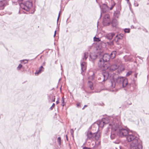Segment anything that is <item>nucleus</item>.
<instances>
[{
	"label": "nucleus",
	"instance_id": "nucleus-48",
	"mask_svg": "<svg viewBox=\"0 0 149 149\" xmlns=\"http://www.w3.org/2000/svg\"><path fill=\"white\" fill-rule=\"evenodd\" d=\"M56 31H55L54 35V37H55L56 35Z\"/></svg>",
	"mask_w": 149,
	"mask_h": 149
},
{
	"label": "nucleus",
	"instance_id": "nucleus-38",
	"mask_svg": "<svg viewBox=\"0 0 149 149\" xmlns=\"http://www.w3.org/2000/svg\"><path fill=\"white\" fill-rule=\"evenodd\" d=\"M22 67V65L20 64L17 68V70H19Z\"/></svg>",
	"mask_w": 149,
	"mask_h": 149
},
{
	"label": "nucleus",
	"instance_id": "nucleus-10",
	"mask_svg": "<svg viewBox=\"0 0 149 149\" xmlns=\"http://www.w3.org/2000/svg\"><path fill=\"white\" fill-rule=\"evenodd\" d=\"M86 136H87L86 140H93L94 139V133H92L91 132L89 131H88L86 133Z\"/></svg>",
	"mask_w": 149,
	"mask_h": 149
},
{
	"label": "nucleus",
	"instance_id": "nucleus-45",
	"mask_svg": "<svg viewBox=\"0 0 149 149\" xmlns=\"http://www.w3.org/2000/svg\"><path fill=\"white\" fill-rule=\"evenodd\" d=\"M83 149H89V148L86 147H83Z\"/></svg>",
	"mask_w": 149,
	"mask_h": 149
},
{
	"label": "nucleus",
	"instance_id": "nucleus-30",
	"mask_svg": "<svg viewBox=\"0 0 149 149\" xmlns=\"http://www.w3.org/2000/svg\"><path fill=\"white\" fill-rule=\"evenodd\" d=\"M50 100L52 102H55V96H50Z\"/></svg>",
	"mask_w": 149,
	"mask_h": 149
},
{
	"label": "nucleus",
	"instance_id": "nucleus-23",
	"mask_svg": "<svg viewBox=\"0 0 149 149\" xmlns=\"http://www.w3.org/2000/svg\"><path fill=\"white\" fill-rule=\"evenodd\" d=\"M88 85L91 90H93L94 89V87L93 86V84L92 82L89 81L88 82Z\"/></svg>",
	"mask_w": 149,
	"mask_h": 149
},
{
	"label": "nucleus",
	"instance_id": "nucleus-57",
	"mask_svg": "<svg viewBox=\"0 0 149 149\" xmlns=\"http://www.w3.org/2000/svg\"><path fill=\"white\" fill-rule=\"evenodd\" d=\"M64 104H63L62 105L63 106H64Z\"/></svg>",
	"mask_w": 149,
	"mask_h": 149
},
{
	"label": "nucleus",
	"instance_id": "nucleus-33",
	"mask_svg": "<svg viewBox=\"0 0 149 149\" xmlns=\"http://www.w3.org/2000/svg\"><path fill=\"white\" fill-rule=\"evenodd\" d=\"M94 41L95 42H99L100 41V39L99 38H96L95 37L94 38Z\"/></svg>",
	"mask_w": 149,
	"mask_h": 149
},
{
	"label": "nucleus",
	"instance_id": "nucleus-29",
	"mask_svg": "<svg viewBox=\"0 0 149 149\" xmlns=\"http://www.w3.org/2000/svg\"><path fill=\"white\" fill-rule=\"evenodd\" d=\"M111 7L109 8L110 10H112L115 5V3L113 1H111Z\"/></svg>",
	"mask_w": 149,
	"mask_h": 149
},
{
	"label": "nucleus",
	"instance_id": "nucleus-51",
	"mask_svg": "<svg viewBox=\"0 0 149 149\" xmlns=\"http://www.w3.org/2000/svg\"><path fill=\"white\" fill-rule=\"evenodd\" d=\"M126 0L127 1V3H128L129 4L130 3V2H129V0Z\"/></svg>",
	"mask_w": 149,
	"mask_h": 149
},
{
	"label": "nucleus",
	"instance_id": "nucleus-24",
	"mask_svg": "<svg viewBox=\"0 0 149 149\" xmlns=\"http://www.w3.org/2000/svg\"><path fill=\"white\" fill-rule=\"evenodd\" d=\"M116 51L112 52L110 55V58L112 59L114 58L116 56Z\"/></svg>",
	"mask_w": 149,
	"mask_h": 149
},
{
	"label": "nucleus",
	"instance_id": "nucleus-46",
	"mask_svg": "<svg viewBox=\"0 0 149 149\" xmlns=\"http://www.w3.org/2000/svg\"><path fill=\"white\" fill-rule=\"evenodd\" d=\"M56 104H58L59 103V101L58 100H57L56 101Z\"/></svg>",
	"mask_w": 149,
	"mask_h": 149
},
{
	"label": "nucleus",
	"instance_id": "nucleus-14",
	"mask_svg": "<svg viewBox=\"0 0 149 149\" xmlns=\"http://www.w3.org/2000/svg\"><path fill=\"white\" fill-rule=\"evenodd\" d=\"M81 65L82 71L83 72H85L86 68V63L85 62L82 61V60H81Z\"/></svg>",
	"mask_w": 149,
	"mask_h": 149
},
{
	"label": "nucleus",
	"instance_id": "nucleus-58",
	"mask_svg": "<svg viewBox=\"0 0 149 149\" xmlns=\"http://www.w3.org/2000/svg\"><path fill=\"white\" fill-rule=\"evenodd\" d=\"M96 1L97 2V0H96Z\"/></svg>",
	"mask_w": 149,
	"mask_h": 149
},
{
	"label": "nucleus",
	"instance_id": "nucleus-11",
	"mask_svg": "<svg viewBox=\"0 0 149 149\" xmlns=\"http://www.w3.org/2000/svg\"><path fill=\"white\" fill-rule=\"evenodd\" d=\"M103 22L104 23L108 24H109L110 22V19L109 15L108 14H105L104 16Z\"/></svg>",
	"mask_w": 149,
	"mask_h": 149
},
{
	"label": "nucleus",
	"instance_id": "nucleus-9",
	"mask_svg": "<svg viewBox=\"0 0 149 149\" xmlns=\"http://www.w3.org/2000/svg\"><path fill=\"white\" fill-rule=\"evenodd\" d=\"M105 124L104 123V121L102 120V119L101 120H99L97 121L93 125L91 126V128L92 129L93 127H94L96 125H97L98 128L99 127L103 128Z\"/></svg>",
	"mask_w": 149,
	"mask_h": 149
},
{
	"label": "nucleus",
	"instance_id": "nucleus-5",
	"mask_svg": "<svg viewBox=\"0 0 149 149\" xmlns=\"http://www.w3.org/2000/svg\"><path fill=\"white\" fill-rule=\"evenodd\" d=\"M98 64L99 67L104 71L109 67V64L106 63L102 58L100 59Z\"/></svg>",
	"mask_w": 149,
	"mask_h": 149
},
{
	"label": "nucleus",
	"instance_id": "nucleus-50",
	"mask_svg": "<svg viewBox=\"0 0 149 149\" xmlns=\"http://www.w3.org/2000/svg\"><path fill=\"white\" fill-rule=\"evenodd\" d=\"M115 143H119V141H118L117 142H115Z\"/></svg>",
	"mask_w": 149,
	"mask_h": 149
},
{
	"label": "nucleus",
	"instance_id": "nucleus-55",
	"mask_svg": "<svg viewBox=\"0 0 149 149\" xmlns=\"http://www.w3.org/2000/svg\"><path fill=\"white\" fill-rule=\"evenodd\" d=\"M136 76H137V74H135V77H136Z\"/></svg>",
	"mask_w": 149,
	"mask_h": 149
},
{
	"label": "nucleus",
	"instance_id": "nucleus-7",
	"mask_svg": "<svg viewBox=\"0 0 149 149\" xmlns=\"http://www.w3.org/2000/svg\"><path fill=\"white\" fill-rule=\"evenodd\" d=\"M121 85H122L123 87L127 86L128 88L131 91L133 90V86H132V85L128 84L127 79L126 78H124Z\"/></svg>",
	"mask_w": 149,
	"mask_h": 149
},
{
	"label": "nucleus",
	"instance_id": "nucleus-37",
	"mask_svg": "<svg viewBox=\"0 0 149 149\" xmlns=\"http://www.w3.org/2000/svg\"><path fill=\"white\" fill-rule=\"evenodd\" d=\"M55 106V103H53L52 106L50 107V109L51 110H52L54 108V107Z\"/></svg>",
	"mask_w": 149,
	"mask_h": 149
},
{
	"label": "nucleus",
	"instance_id": "nucleus-36",
	"mask_svg": "<svg viewBox=\"0 0 149 149\" xmlns=\"http://www.w3.org/2000/svg\"><path fill=\"white\" fill-rule=\"evenodd\" d=\"M124 31L126 33H129L130 32V29H125L124 30Z\"/></svg>",
	"mask_w": 149,
	"mask_h": 149
},
{
	"label": "nucleus",
	"instance_id": "nucleus-4",
	"mask_svg": "<svg viewBox=\"0 0 149 149\" xmlns=\"http://www.w3.org/2000/svg\"><path fill=\"white\" fill-rule=\"evenodd\" d=\"M109 73L107 71H103L102 72V75L100 77L98 78V80L100 83L102 84H104V82L107 80L109 76Z\"/></svg>",
	"mask_w": 149,
	"mask_h": 149
},
{
	"label": "nucleus",
	"instance_id": "nucleus-25",
	"mask_svg": "<svg viewBox=\"0 0 149 149\" xmlns=\"http://www.w3.org/2000/svg\"><path fill=\"white\" fill-rule=\"evenodd\" d=\"M88 57V54L87 52H85L84 53V57H83L81 60L82 61L86 60Z\"/></svg>",
	"mask_w": 149,
	"mask_h": 149
},
{
	"label": "nucleus",
	"instance_id": "nucleus-16",
	"mask_svg": "<svg viewBox=\"0 0 149 149\" xmlns=\"http://www.w3.org/2000/svg\"><path fill=\"white\" fill-rule=\"evenodd\" d=\"M101 135L100 132H97L94 133V139L96 140H99L100 138Z\"/></svg>",
	"mask_w": 149,
	"mask_h": 149
},
{
	"label": "nucleus",
	"instance_id": "nucleus-40",
	"mask_svg": "<svg viewBox=\"0 0 149 149\" xmlns=\"http://www.w3.org/2000/svg\"><path fill=\"white\" fill-rule=\"evenodd\" d=\"M107 43L108 45H112L113 44V42H107Z\"/></svg>",
	"mask_w": 149,
	"mask_h": 149
},
{
	"label": "nucleus",
	"instance_id": "nucleus-21",
	"mask_svg": "<svg viewBox=\"0 0 149 149\" xmlns=\"http://www.w3.org/2000/svg\"><path fill=\"white\" fill-rule=\"evenodd\" d=\"M111 24L113 26L116 27L118 25V21L116 19L112 20L111 22Z\"/></svg>",
	"mask_w": 149,
	"mask_h": 149
},
{
	"label": "nucleus",
	"instance_id": "nucleus-56",
	"mask_svg": "<svg viewBox=\"0 0 149 149\" xmlns=\"http://www.w3.org/2000/svg\"><path fill=\"white\" fill-rule=\"evenodd\" d=\"M102 13H101V15H100V17H101V15H102Z\"/></svg>",
	"mask_w": 149,
	"mask_h": 149
},
{
	"label": "nucleus",
	"instance_id": "nucleus-3",
	"mask_svg": "<svg viewBox=\"0 0 149 149\" xmlns=\"http://www.w3.org/2000/svg\"><path fill=\"white\" fill-rule=\"evenodd\" d=\"M137 135H136L132 132H130L126 136L127 140L128 142H136L139 140Z\"/></svg>",
	"mask_w": 149,
	"mask_h": 149
},
{
	"label": "nucleus",
	"instance_id": "nucleus-18",
	"mask_svg": "<svg viewBox=\"0 0 149 149\" xmlns=\"http://www.w3.org/2000/svg\"><path fill=\"white\" fill-rule=\"evenodd\" d=\"M124 78L122 77H118L116 79V81L117 83L121 85Z\"/></svg>",
	"mask_w": 149,
	"mask_h": 149
},
{
	"label": "nucleus",
	"instance_id": "nucleus-32",
	"mask_svg": "<svg viewBox=\"0 0 149 149\" xmlns=\"http://www.w3.org/2000/svg\"><path fill=\"white\" fill-rule=\"evenodd\" d=\"M111 87L114 88L116 86V83L114 81H112L111 82Z\"/></svg>",
	"mask_w": 149,
	"mask_h": 149
},
{
	"label": "nucleus",
	"instance_id": "nucleus-19",
	"mask_svg": "<svg viewBox=\"0 0 149 149\" xmlns=\"http://www.w3.org/2000/svg\"><path fill=\"white\" fill-rule=\"evenodd\" d=\"M118 66L116 64H113L110 66V69L112 71L114 70L118 69Z\"/></svg>",
	"mask_w": 149,
	"mask_h": 149
},
{
	"label": "nucleus",
	"instance_id": "nucleus-35",
	"mask_svg": "<svg viewBox=\"0 0 149 149\" xmlns=\"http://www.w3.org/2000/svg\"><path fill=\"white\" fill-rule=\"evenodd\" d=\"M132 71H129L127 73V74H126V76H129L131 74H132Z\"/></svg>",
	"mask_w": 149,
	"mask_h": 149
},
{
	"label": "nucleus",
	"instance_id": "nucleus-43",
	"mask_svg": "<svg viewBox=\"0 0 149 149\" xmlns=\"http://www.w3.org/2000/svg\"><path fill=\"white\" fill-rule=\"evenodd\" d=\"M61 11H60L59 13V14H58V19H57V21H58V20L59 19V17H60V12H61Z\"/></svg>",
	"mask_w": 149,
	"mask_h": 149
},
{
	"label": "nucleus",
	"instance_id": "nucleus-26",
	"mask_svg": "<svg viewBox=\"0 0 149 149\" xmlns=\"http://www.w3.org/2000/svg\"><path fill=\"white\" fill-rule=\"evenodd\" d=\"M102 120L103 122L104 121V123L105 124H107L109 122V120L107 118H103Z\"/></svg>",
	"mask_w": 149,
	"mask_h": 149
},
{
	"label": "nucleus",
	"instance_id": "nucleus-31",
	"mask_svg": "<svg viewBox=\"0 0 149 149\" xmlns=\"http://www.w3.org/2000/svg\"><path fill=\"white\" fill-rule=\"evenodd\" d=\"M95 77V74L93 73L92 75L89 77V79L91 80H93L94 79Z\"/></svg>",
	"mask_w": 149,
	"mask_h": 149
},
{
	"label": "nucleus",
	"instance_id": "nucleus-13",
	"mask_svg": "<svg viewBox=\"0 0 149 149\" xmlns=\"http://www.w3.org/2000/svg\"><path fill=\"white\" fill-rule=\"evenodd\" d=\"M110 58V55L108 54H104L102 58L107 63V62L109 61Z\"/></svg>",
	"mask_w": 149,
	"mask_h": 149
},
{
	"label": "nucleus",
	"instance_id": "nucleus-20",
	"mask_svg": "<svg viewBox=\"0 0 149 149\" xmlns=\"http://www.w3.org/2000/svg\"><path fill=\"white\" fill-rule=\"evenodd\" d=\"M44 68L42 66H41L39 70L38 71H36V72L35 73L36 74H37V75H38L40 73H41L42 72L44 71Z\"/></svg>",
	"mask_w": 149,
	"mask_h": 149
},
{
	"label": "nucleus",
	"instance_id": "nucleus-1",
	"mask_svg": "<svg viewBox=\"0 0 149 149\" xmlns=\"http://www.w3.org/2000/svg\"><path fill=\"white\" fill-rule=\"evenodd\" d=\"M116 119H114L113 122L109 125L108 129H111V133L110 136L111 139H117L119 136L118 133V125L115 122Z\"/></svg>",
	"mask_w": 149,
	"mask_h": 149
},
{
	"label": "nucleus",
	"instance_id": "nucleus-22",
	"mask_svg": "<svg viewBox=\"0 0 149 149\" xmlns=\"http://www.w3.org/2000/svg\"><path fill=\"white\" fill-rule=\"evenodd\" d=\"M90 57L92 60L95 59L98 56L95 54H91L90 55Z\"/></svg>",
	"mask_w": 149,
	"mask_h": 149
},
{
	"label": "nucleus",
	"instance_id": "nucleus-49",
	"mask_svg": "<svg viewBox=\"0 0 149 149\" xmlns=\"http://www.w3.org/2000/svg\"><path fill=\"white\" fill-rule=\"evenodd\" d=\"M23 0H18V1L19 2L22 1Z\"/></svg>",
	"mask_w": 149,
	"mask_h": 149
},
{
	"label": "nucleus",
	"instance_id": "nucleus-47",
	"mask_svg": "<svg viewBox=\"0 0 149 149\" xmlns=\"http://www.w3.org/2000/svg\"><path fill=\"white\" fill-rule=\"evenodd\" d=\"M62 103H63L64 102V98L63 97H62Z\"/></svg>",
	"mask_w": 149,
	"mask_h": 149
},
{
	"label": "nucleus",
	"instance_id": "nucleus-52",
	"mask_svg": "<svg viewBox=\"0 0 149 149\" xmlns=\"http://www.w3.org/2000/svg\"><path fill=\"white\" fill-rule=\"evenodd\" d=\"M79 105H80V104L79 103V104H78V103L77 104V107H78V106H79Z\"/></svg>",
	"mask_w": 149,
	"mask_h": 149
},
{
	"label": "nucleus",
	"instance_id": "nucleus-17",
	"mask_svg": "<svg viewBox=\"0 0 149 149\" xmlns=\"http://www.w3.org/2000/svg\"><path fill=\"white\" fill-rule=\"evenodd\" d=\"M115 33H108L106 35V37L107 39L111 40L113 37L115 36Z\"/></svg>",
	"mask_w": 149,
	"mask_h": 149
},
{
	"label": "nucleus",
	"instance_id": "nucleus-27",
	"mask_svg": "<svg viewBox=\"0 0 149 149\" xmlns=\"http://www.w3.org/2000/svg\"><path fill=\"white\" fill-rule=\"evenodd\" d=\"M120 13L119 11H116L114 13V16L115 17L118 18V17Z\"/></svg>",
	"mask_w": 149,
	"mask_h": 149
},
{
	"label": "nucleus",
	"instance_id": "nucleus-15",
	"mask_svg": "<svg viewBox=\"0 0 149 149\" xmlns=\"http://www.w3.org/2000/svg\"><path fill=\"white\" fill-rule=\"evenodd\" d=\"M108 8H109V7L107 5L104 4L102 6V7L101 8V12L103 13H105L107 11Z\"/></svg>",
	"mask_w": 149,
	"mask_h": 149
},
{
	"label": "nucleus",
	"instance_id": "nucleus-8",
	"mask_svg": "<svg viewBox=\"0 0 149 149\" xmlns=\"http://www.w3.org/2000/svg\"><path fill=\"white\" fill-rule=\"evenodd\" d=\"M140 146H142L141 143L139 142V141L136 142H132L130 145V149H137Z\"/></svg>",
	"mask_w": 149,
	"mask_h": 149
},
{
	"label": "nucleus",
	"instance_id": "nucleus-41",
	"mask_svg": "<svg viewBox=\"0 0 149 149\" xmlns=\"http://www.w3.org/2000/svg\"><path fill=\"white\" fill-rule=\"evenodd\" d=\"M70 132L71 135H72L73 134L74 131L73 129H71L70 130Z\"/></svg>",
	"mask_w": 149,
	"mask_h": 149
},
{
	"label": "nucleus",
	"instance_id": "nucleus-12",
	"mask_svg": "<svg viewBox=\"0 0 149 149\" xmlns=\"http://www.w3.org/2000/svg\"><path fill=\"white\" fill-rule=\"evenodd\" d=\"M124 35L123 33H120L117 35L115 39V41L116 42L119 41L120 40L122 39L124 37Z\"/></svg>",
	"mask_w": 149,
	"mask_h": 149
},
{
	"label": "nucleus",
	"instance_id": "nucleus-44",
	"mask_svg": "<svg viewBox=\"0 0 149 149\" xmlns=\"http://www.w3.org/2000/svg\"><path fill=\"white\" fill-rule=\"evenodd\" d=\"M87 106H87V105H85L84 106V107L82 108V109L83 110L85 108V107H87Z\"/></svg>",
	"mask_w": 149,
	"mask_h": 149
},
{
	"label": "nucleus",
	"instance_id": "nucleus-54",
	"mask_svg": "<svg viewBox=\"0 0 149 149\" xmlns=\"http://www.w3.org/2000/svg\"><path fill=\"white\" fill-rule=\"evenodd\" d=\"M66 138H67V140H68V136H67V135H66Z\"/></svg>",
	"mask_w": 149,
	"mask_h": 149
},
{
	"label": "nucleus",
	"instance_id": "nucleus-28",
	"mask_svg": "<svg viewBox=\"0 0 149 149\" xmlns=\"http://www.w3.org/2000/svg\"><path fill=\"white\" fill-rule=\"evenodd\" d=\"M5 1H0V7H4L5 5Z\"/></svg>",
	"mask_w": 149,
	"mask_h": 149
},
{
	"label": "nucleus",
	"instance_id": "nucleus-42",
	"mask_svg": "<svg viewBox=\"0 0 149 149\" xmlns=\"http://www.w3.org/2000/svg\"><path fill=\"white\" fill-rule=\"evenodd\" d=\"M96 148V145H95L93 147V148H89V149H97Z\"/></svg>",
	"mask_w": 149,
	"mask_h": 149
},
{
	"label": "nucleus",
	"instance_id": "nucleus-53",
	"mask_svg": "<svg viewBox=\"0 0 149 149\" xmlns=\"http://www.w3.org/2000/svg\"><path fill=\"white\" fill-rule=\"evenodd\" d=\"M144 31H145L147 32H148V31L146 29H144Z\"/></svg>",
	"mask_w": 149,
	"mask_h": 149
},
{
	"label": "nucleus",
	"instance_id": "nucleus-39",
	"mask_svg": "<svg viewBox=\"0 0 149 149\" xmlns=\"http://www.w3.org/2000/svg\"><path fill=\"white\" fill-rule=\"evenodd\" d=\"M22 61H24V63H27L28 62V61L27 60H24Z\"/></svg>",
	"mask_w": 149,
	"mask_h": 149
},
{
	"label": "nucleus",
	"instance_id": "nucleus-34",
	"mask_svg": "<svg viewBox=\"0 0 149 149\" xmlns=\"http://www.w3.org/2000/svg\"><path fill=\"white\" fill-rule=\"evenodd\" d=\"M57 142L59 145H61V139L60 137H58L57 139Z\"/></svg>",
	"mask_w": 149,
	"mask_h": 149
},
{
	"label": "nucleus",
	"instance_id": "nucleus-6",
	"mask_svg": "<svg viewBox=\"0 0 149 149\" xmlns=\"http://www.w3.org/2000/svg\"><path fill=\"white\" fill-rule=\"evenodd\" d=\"M130 132H129L127 129L124 128L119 129L118 127V133L119 136L126 137Z\"/></svg>",
	"mask_w": 149,
	"mask_h": 149
},
{
	"label": "nucleus",
	"instance_id": "nucleus-2",
	"mask_svg": "<svg viewBox=\"0 0 149 149\" xmlns=\"http://www.w3.org/2000/svg\"><path fill=\"white\" fill-rule=\"evenodd\" d=\"M20 5L22 9L28 11L32 7L33 3L31 1H26L23 3H21Z\"/></svg>",
	"mask_w": 149,
	"mask_h": 149
}]
</instances>
